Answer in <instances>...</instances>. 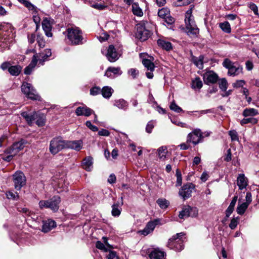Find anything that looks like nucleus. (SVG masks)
I'll list each match as a JSON object with an SVG mask.
<instances>
[{
  "label": "nucleus",
  "mask_w": 259,
  "mask_h": 259,
  "mask_svg": "<svg viewBox=\"0 0 259 259\" xmlns=\"http://www.w3.org/2000/svg\"><path fill=\"white\" fill-rule=\"evenodd\" d=\"M96 247L98 249L103 250L104 252H108V247H106L105 245L100 241H97L96 243Z\"/></svg>",
  "instance_id": "47"
},
{
  "label": "nucleus",
  "mask_w": 259,
  "mask_h": 259,
  "mask_svg": "<svg viewBox=\"0 0 259 259\" xmlns=\"http://www.w3.org/2000/svg\"><path fill=\"white\" fill-rule=\"evenodd\" d=\"M176 176H177V182L176 186H180L182 183V175L180 171L177 169L176 170Z\"/></svg>",
  "instance_id": "48"
},
{
  "label": "nucleus",
  "mask_w": 259,
  "mask_h": 259,
  "mask_svg": "<svg viewBox=\"0 0 259 259\" xmlns=\"http://www.w3.org/2000/svg\"><path fill=\"white\" fill-rule=\"evenodd\" d=\"M153 60L154 59L152 57H150V59L143 58L142 59V63L143 65L147 70L150 71V72L146 73V76L149 79H152L153 77V74L152 72L154 71L155 68V65L153 63Z\"/></svg>",
  "instance_id": "14"
},
{
  "label": "nucleus",
  "mask_w": 259,
  "mask_h": 259,
  "mask_svg": "<svg viewBox=\"0 0 259 259\" xmlns=\"http://www.w3.org/2000/svg\"><path fill=\"white\" fill-rule=\"evenodd\" d=\"M112 214L114 217H118L120 215L121 213V210L118 207V205L117 204H113L112 206Z\"/></svg>",
  "instance_id": "45"
},
{
  "label": "nucleus",
  "mask_w": 259,
  "mask_h": 259,
  "mask_svg": "<svg viewBox=\"0 0 259 259\" xmlns=\"http://www.w3.org/2000/svg\"><path fill=\"white\" fill-rule=\"evenodd\" d=\"M66 148V141L60 137L53 138L50 142V151L53 154H56L61 150Z\"/></svg>",
  "instance_id": "5"
},
{
  "label": "nucleus",
  "mask_w": 259,
  "mask_h": 259,
  "mask_svg": "<svg viewBox=\"0 0 259 259\" xmlns=\"http://www.w3.org/2000/svg\"><path fill=\"white\" fill-rule=\"evenodd\" d=\"M229 135L232 141L238 140L237 133L236 132V131L234 130L230 131L229 132Z\"/></svg>",
  "instance_id": "55"
},
{
  "label": "nucleus",
  "mask_w": 259,
  "mask_h": 259,
  "mask_svg": "<svg viewBox=\"0 0 259 259\" xmlns=\"http://www.w3.org/2000/svg\"><path fill=\"white\" fill-rule=\"evenodd\" d=\"M48 57L45 55L43 52L40 53H36L32 57V59L29 65L27 66L24 70L25 74H30L33 69L34 68L38 62L39 64L43 65L44 63L47 60Z\"/></svg>",
  "instance_id": "4"
},
{
  "label": "nucleus",
  "mask_w": 259,
  "mask_h": 259,
  "mask_svg": "<svg viewBox=\"0 0 259 259\" xmlns=\"http://www.w3.org/2000/svg\"><path fill=\"white\" fill-rule=\"evenodd\" d=\"M132 11L134 15L141 17L143 16V13L142 9L136 3H134L132 5Z\"/></svg>",
  "instance_id": "35"
},
{
  "label": "nucleus",
  "mask_w": 259,
  "mask_h": 259,
  "mask_svg": "<svg viewBox=\"0 0 259 259\" xmlns=\"http://www.w3.org/2000/svg\"><path fill=\"white\" fill-rule=\"evenodd\" d=\"M109 35L107 33H103L102 35L100 36L99 39L100 41H104L107 40Z\"/></svg>",
  "instance_id": "64"
},
{
  "label": "nucleus",
  "mask_w": 259,
  "mask_h": 259,
  "mask_svg": "<svg viewBox=\"0 0 259 259\" xmlns=\"http://www.w3.org/2000/svg\"><path fill=\"white\" fill-rule=\"evenodd\" d=\"M167 148L162 146L157 149V155L161 160H164L167 154Z\"/></svg>",
  "instance_id": "31"
},
{
  "label": "nucleus",
  "mask_w": 259,
  "mask_h": 259,
  "mask_svg": "<svg viewBox=\"0 0 259 259\" xmlns=\"http://www.w3.org/2000/svg\"><path fill=\"white\" fill-rule=\"evenodd\" d=\"M82 148V142L81 140L66 141V148H70L78 151Z\"/></svg>",
  "instance_id": "19"
},
{
  "label": "nucleus",
  "mask_w": 259,
  "mask_h": 259,
  "mask_svg": "<svg viewBox=\"0 0 259 259\" xmlns=\"http://www.w3.org/2000/svg\"><path fill=\"white\" fill-rule=\"evenodd\" d=\"M218 79V75L212 71H207L203 74L204 82L207 84L214 83Z\"/></svg>",
  "instance_id": "16"
},
{
  "label": "nucleus",
  "mask_w": 259,
  "mask_h": 259,
  "mask_svg": "<svg viewBox=\"0 0 259 259\" xmlns=\"http://www.w3.org/2000/svg\"><path fill=\"white\" fill-rule=\"evenodd\" d=\"M108 251H109V254L106 256V257L108 259H113L117 257V254L115 251L111 250H108Z\"/></svg>",
  "instance_id": "59"
},
{
  "label": "nucleus",
  "mask_w": 259,
  "mask_h": 259,
  "mask_svg": "<svg viewBox=\"0 0 259 259\" xmlns=\"http://www.w3.org/2000/svg\"><path fill=\"white\" fill-rule=\"evenodd\" d=\"M156 202L161 209L166 208L169 204L167 200L162 198L158 199Z\"/></svg>",
  "instance_id": "39"
},
{
  "label": "nucleus",
  "mask_w": 259,
  "mask_h": 259,
  "mask_svg": "<svg viewBox=\"0 0 259 259\" xmlns=\"http://www.w3.org/2000/svg\"><path fill=\"white\" fill-rule=\"evenodd\" d=\"M195 185L191 183L184 185L179 190V195L184 200L190 198L195 189Z\"/></svg>",
  "instance_id": "10"
},
{
  "label": "nucleus",
  "mask_w": 259,
  "mask_h": 259,
  "mask_svg": "<svg viewBox=\"0 0 259 259\" xmlns=\"http://www.w3.org/2000/svg\"><path fill=\"white\" fill-rule=\"evenodd\" d=\"M228 82L226 78L221 79L219 82V88L222 91H226L228 88Z\"/></svg>",
  "instance_id": "43"
},
{
  "label": "nucleus",
  "mask_w": 259,
  "mask_h": 259,
  "mask_svg": "<svg viewBox=\"0 0 259 259\" xmlns=\"http://www.w3.org/2000/svg\"><path fill=\"white\" fill-rule=\"evenodd\" d=\"M6 195L8 199L17 200L19 198V195L17 192L13 193L11 191H9L6 193Z\"/></svg>",
  "instance_id": "50"
},
{
  "label": "nucleus",
  "mask_w": 259,
  "mask_h": 259,
  "mask_svg": "<svg viewBox=\"0 0 259 259\" xmlns=\"http://www.w3.org/2000/svg\"><path fill=\"white\" fill-rule=\"evenodd\" d=\"M220 27L221 29L226 33H230L231 32V27L229 22L226 21L220 24Z\"/></svg>",
  "instance_id": "40"
},
{
  "label": "nucleus",
  "mask_w": 259,
  "mask_h": 259,
  "mask_svg": "<svg viewBox=\"0 0 259 259\" xmlns=\"http://www.w3.org/2000/svg\"><path fill=\"white\" fill-rule=\"evenodd\" d=\"M15 184V188L17 190H20L25 184L26 179L23 173L21 171H16L13 176Z\"/></svg>",
  "instance_id": "11"
},
{
  "label": "nucleus",
  "mask_w": 259,
  "mask_h": 259,
  "mask_svg": "<svg viewBox=\"0 0 259 259\" xmlns=\"http://www.w3.org/2000/svg\"><path fill=\"white\" fill-rule=\"evenodd\" d=\"M157 42L159 47L166 51H170L172 48L171 44L169 41L164 39H159L157 40Z\"/></svg>",
  "instance_id": "29"
},
{
  "label": "nucleus",
  "mask_w": 259,
  "mask_h": 259,
  "mask_svg": "<svg viewBox=\"0 0 259 259\" xmlns=\"http://www.w3.org/2000/svg\"><path fill=\"white\" fill-rule=\"evenodd\" d=\"M11 67V64L9 62H5L3 63L1 65V68L3 70H5L6 69H8Z\"/></svg>",
  "instance_id": "62"
},
{
  "label": "nucleus",
  "mask_w": 259,
  "mask_h": 259,
  "mask_svg": "<svg viewBox=\"0 0 259 259\" xmlns=\"http://www.w3.org/2000/svg\"><path fill=\"white\" fill-rule=\"evenodd\" d=\"M183 233H177L169 239L168 245L171 249L177 250H182L184 248L183 240L182 237L184 236Z\"/></svg>",
  "instance_id": "7"
},
{
  "label": "nucleus",
  "mask_w": 259,
  "mask_h": 259,
  "mask_svg": "<svg viewBox=\"0 0 259 259\" xmlns=\"http://www.w3.org/2000/svg\"><path fill=\"white\" fill-rule=\"evenodd\" d=\"M122 73L120 67H109L106 70L104 75L108 78H113L116 76L120 75Z\"/></svg>",
  "instance_id": "18"
},
{
  "label": "nucleus",
  "mask_w": 259,
  "mask_h": 259,
  "mask_svg": "<svg viewBox=\"0 0 259 259\" xmlns=\"http://www.w3.org/2000/svg\"><path fill=\"white\" fill-rule=\"evenodd\" d=\"M164 254V252L158 249H155L150 252L149 256L151 259H162L163 258Z\"/></svg>",
  "instance_id": "28"
},
{
  "label": "nucleus",
  "mask_w": 259,
  "mask_h": 259,
  "mask_svg": "<svg viewBox=\"0 0 259 259\" xmlns=\"http://www.w3.org/2000/svg\"><path fill=\"white\" fill-rule=\"evenodd\" d=\"M158 221L157 220H155L154 221L148 222L145 228L141 230L140 233L144 236L147 235L153 231Z\"/></svg>",
  "instance_id": "23"
},
{
  "label": "nucleus",
  "mask_w": 259,
  "mask_h": 259,
  "mask_svg": "<svg viewBox=\"0 0 259 259\" xmlns=\"http://www.w3.org/2000/svg\"><path fill=\"white\" fill-rule=\"evenodd\" d=\"M21 115L26 119L29 124H31L37 117V114L35 112H33L32 114L27 112H23L21 113Z\"/></svg>",
  "instance_id": "27"
},
{
  "label": "nucleus",
  "mask_w": 259,
  "mask_h": 259,
  "mask_svg": "<svg viewBox=\"0 0 259 259\" xmlns=\"http://www.w3.org/2000/svg\"><path fill=\"white\" fill-rule=\"evenodd\" d=\"M56 227V224L54 221L48 220L43 222L42 231L44 233H47Z\"/></svg>",
  "instance_id": "24"
},
{
  "label": "nucleus",
  "mask_w": 259,
  "mask_h": 259,
  "mask_svg": "<svg viewBox=\"0 0 259 259\" xmlns=\"http://www.w3.org/2000/svg\"><path fill=\"white\" fill-rule=\"evenodd\" d=\"M192 210V208L190 206H187L183 209V210L180 212L179 218L180 219H184L188 218L190 216V211Z\"/></svg>",
  "instance_id": "34"
},
{
  "label": "nucleus",
  "mask_w": 259,
  "mask_h": 259,
  "mask_svg": "<svg viewBox=\"0 0 259 259\" xmlns=\"http://www.w3.org/2000/svg\"><path fill=\"white\" fill-rule=\"evenodd\" d=\"M202 87V82L200 78L198 77H196L195 79L192 81V87L194 89H200Z\"/></svg>",
  "instance_id": "36"
},
{
  "label": "nucleus",
  "mask_w": 259,
  "mask_h": 259,
  "mask_svg": "<svg viewBox=\"0 0 259 259\" xmlns=\"http://www.w3.org/2000/svg\"><path fill=\"white\" fill-rule=\"evenodd\" d=\"M120 56L119 53L117 52L112 45L109 46L107 50L106 57L107 59L111 62H114L118 59Z\"/></svg>",
  "instance_id": "15"
},
{
  "label": "nucleus",
  "mask_w": 259,
  "mask_h": 259,
  "mask_svg": "<svg viewBox=\"0 0 259 259\" xmlns=\"http://www.w3.org/2000/svg\"><path fill=\"white\" fill-rule=\"evenodd\" d=\"M258 114V111L254 108H246L242 113V115L244 117L254 116Z\"/></svg>",
  "instance_id": "33"
},
{
  "label": "nucleus",
  "mask_w": 259,
  "mask_h": 259,
  "mask_svg": "<svg viewBox=\"0 0 259 259\" xmlns=\"http://www.w3.org/2000/svg\"><path fill=\"white\" fill-rule=\"evenodd\" d=\"M204 136H203L201 131L199 128H196L188 135L187 143H192L196 145L201 142Z\"/></svg>",
  "instance_id": "8"
},
{
  "label": "nucleus",
  "mask_w": 259,
  "mask_h": 259,
  "mask_svg": "<svg viewBox=\"0 0 259 259\" xmlns=\"http://www.w3.org/2000/svg\"><path fill=\"white\" fill-rule=\"evenodd\" d=\"M137 32L136 33V37L141 41L147 40L150 36V31L147 30L143 22L139 23L136 26Z\"/></svg>",
  "instance_id": "9"
},
{
  "label": "nucleus",
  "mask_w": 259,
  "mask_h": 259,
  "mask_svg": "<svg viewBox=\"0 0 259 259\" xmlns=\"http://www.w3.org/2000/svg\"><path fill=\"white\" fill-rule=\"evenodd\" d=\"M36 119V123L38 125V126H42L45 125V117L43 114L39 115V116H37V118Z\"/></svg>",
  "instance_id": "44"
},
{
  "label": "nucleus",
  "mask_w": 259,
  "mask_h": 259,
  "mask_svg": "<svg viewBox=\"0 0 259 259\" xmlns=\"http://www.w3.org/2000/svg\"><path fill=\"white\" fill-rule=\"evenodd\" d=\"M22 70V67L20 65L11 66L9 68V72L11 75L18 76Z\"/></svg>",
  "instance_id": "32"
},
{
  "label": "nucleus",
  "mask_w": 259,
  "mask_h": 259,
  "mask_svg": "<svg viewBox=\"0 0 259 259\" xmlns=\"http://www.w3.org/2000/svg\"><path fill=\"white\" fill-rule=\"evenodd\" d=\"M52 185L58 193L63 192L67 190V185L64 177L60 178H55L53 179Z\"/></svg>",
  "instance_id": "13"
},
{
  "label": "nucleus",
  "mask_w": 259,
  "mask_h": 259,
  "mask_svg": "<svg viewBox=\"0 0 259 259\" xmlns=\"http://www.w3.org/2000/svg\"><path fill=\"white\" fill-rule=\"evenodd\" d=\"M66 31L67 38L71 44L78 45L82 44V32L78 28H68Z\"/></svg>",
  "instance_id": "3"
},
{
  "label": "nucleus",
  "mask_w": 259,
  "mask_h": 259,
  "mask_svg": "<svg viewBox=\"0 0 259 259\" xmlns=\"http://www.w3.org/2000/svg\"><path fill=\"white\" fill-rule=\"evenodd\" d=\"M0 41L5 43L8 41V35L6 32L0 31Z\"/></svg>",
  "instance_id": "52"
},
{
  "label": "nucleus",
  "mask_w": 259,
  "mask_h": 259,
  "mask_svg": "<svg viewBox=\"0 0 259 259\" xmlns=\"http://www.w3.org/2000/svg\"><path fill=\"white\" fill-rule=\"evenodd\" d=\"M113 93L112 88L109 86H105L102 89L101 94L102 96L106 99H109Z\"/></svg>",
  "instance_id": "30"
},
{
  "label": "nucleus",
  "mask_w": 259,
  "mask_h": 259,
  "mask_svg": "<svg viewBox=\"0 0 259 259\" xmlns=\"http://www.w3.org/2000/svg\"><path fill=\"white\" fill-rule=\"evenodd\" d=\"M203 59L204 57L203 56H200L198 58H196L193 59L194 63L199 69H202L203 67Z\"/></svg>",
  "instance_id": "38"
},
{
  "label": "nucleus",
  "mask_w": 259,
  "mask_h": 259,
  "mask_svg": "<svg viewBox=\"0 0 259 259\" xmlns=\"http://www.w3.org/2000/svg\"><path fill=\"white\" fill-rule=\"evenodd\" d=\"M169 108L171 110H173L177 113H180L183 111L182 109L180 107L178 106L175 102H172L171 103Z\"/></svg>",
  "instance_id": "46"
},
{
  "label": "nucleus",
  "mask_w": 259,
  "mask_h": 259,
  "mask_svg": "<svg viewBox=\"0 0 259 259\" xmlns=\"http://www.w3.org/2000/svg\"><path fill=\"white\" fill-rule=\"evenodd\" d=\"M237 185L240 190L246 188L248 185V179L243 174L238 175L237 179Z\"/></svg>",
  "instance_id": "21"
},
{
  "label": "nucleus",
  "mask_w": 259,
  "mask_h": 259,
  "mask_svg": "<svg viewBox=\"0 0 259 259\" xmlns=\"http://www.w3.org/2000/svg\"><path fill=\"white\" fill-rule=\"evenodd\" d=\"M42 27L46 35L48 37H52V33L51 30L52 26L51 21L47 18H45L42 22Z\"/></svg>",
  "instance_id": "20"
},
{
  "label": "nucleus",
  "mask_w": 259,
  "mask_h": 259,
  "mask_svg": "<svg viewBox=\"0 0 259 259\" xmlns=\"http://www.w3.org/2000/svg\"><path fill=\"white\" fill-rule=\"evenodd\" d=\"M26 143V142L24 140L15 142L11 147L5 151V153L6 154H12L16 156L21 150L23 149Z\"/></svg>",
  "instance_id": "12"
},
{
  "label": "nucleus",
  "mask_w": 259,
  "mask_h": 259,
  "mask_svg": "<svg viewBox=\"0 0 259 259\" xmlns=\"http://www.w3.org/2000/svg\"><path fill=\"white\" fill-rule=\"evenodd\" d=\"M192 11H187L185 19L186 23V31L187 34L192 37L197 36L199 30L195 24L194 21L191 18Z\"/></svg>",
  "instance_id": "1"
},
{
  "label": "nucleus",
  "mask_w": 259,
  "mask_h": 259,
  "mask_svg": "<svg viewBox=\"0 0 259 259\" xmlns=\"http://www.w3.org/2000/svg\"><path fill=\"white\" fill-rule=\"evenodd\" d=\"M93 158L88 156L83 159L82 162V166L83 169L87 171H91L93 166Z\"/></svg>",
  "instance_id": "25"
},
{
  "label": "nucleus",
  "mask_w": 259,
  "mask_h": 259,
  "mask_svg": "<svg viewBox=\"0 0 259 259\" xmlns=\"http://www.w3.org/2000/svg\"><path fill=\"white\" fill-rule=\"evenodd\" d=\"M223 66L228 69L227 74L229 76H236L243 73V67L240 65L226 58L223 62Z\"/></svg>",
  "instance_id": "2"
},
{
  "label": "nucleus",
  "mask_w": 259,
  "mask_h": 259,
  "mask_svg": "<svg viewBox=\"0 0 259 259\" xmlns=\"http://www.w3.org/2000/svg\"><path fill=\"white\" fill-rule=\"evenodd\" d=\"M128 73L133 77V78H136L139 74L138 70L135 68H132L129 70Z\"/></svg>",
  "instance_id": "56"
},
{
  "label": "nucleus",
  "mask_w": 259,
  "mask_h": 259,
  "mask_svg": "<svg viewBox=\"0 0 259 259\" xmlns=\"http://www.w3.org/2000/svg\"><path fill=\"white\" fill-rule=\"evenodd\" d=\"M113 105L117 108L124 111L126 110L128 107L127 102L123 99L115 100Z\"/></svg>",
  "instance_id": "26"
},
{
  "label": "nucleus",
  "mask_w": 259,
  "mask_h": 259,
  "mask_svg": "<svg viewBox=\"0 0 259 259\" xmlns=\"http://www.w3.org/2000/svg\"><path fill=\"white\" fill-rule=\"evenodd\" d=\"M246 202L245 203L247 204L248 205L252 201V196L250 192H247L245 196Z\"/></svg>",
  "instance_id": "60"
},
{
  "label": "nucleus",
  "mask_w": 259,
  "mask_h": 259,
  "mask_svg": "<svg viewBox=\"0 0 259 259\" xmlns=\"http://www.w3.org/2000/svg\"><path fill=\"white\" fill-rule=\"evenodd\" d=\"M102 89L99 87H95L90 90V94L92 96H96L101 93Z\"/></svg>",
  "instance_id": "49"
},
{
  "label": "nucleus",
  "mask_w": 259,
  "mask_h": 259,
  "mask_svg": "<svg viewBox=\"0 0 259 259\" xmlns=\"http://www.w3.org/2000/svg\"><path fill=\"white\" fill-rule=\"evenodd\" d=\"M238 219L239 218L238 217L236 218H233L229 224V227L233 230L237 226L238 223Z\"/></svg>",
  "instance_id": "51"
},
{
  "label": "nucleus",
  "mask_w": 259,
  "mask_h": 259,
  "mask_svg": "<svg viewBox=\"0 0 259 259\" xmlns=\"http://www.w3.org/2000/svg\"><path fill=\"white\" fill-rule=\"evenodd\" d=\"M257 122V120L256 118L253 117H249L247 118H243L240 121V124L243 125L244 124L250 123L251 124H254Z\"/></svg>",
  "instance_id": "41"
},
{
  "label": "nucleus",
  "mask_w": 259,
  "mask_h": 259,
  "mask_svg": "<svg viewBox=\"0 0 259 259\" xmlns=\"http://www.w3.org/2000/svg\"><path fill=\"white\" fill-rule=\"evenodd\" d=\"M158 15L159 17L164 19L168 15H169V11L167 8H163L159 10Z\"/></svg>",
  "instance_id": "42"
},
{
  "label": "nucleus",
  "mask_w": 259,
  "mask_h": 259,
  "mask_svg": "<svg viewBox=\"0 0 259 259\" xmlns=\"http://www.w3.org/2000/svg\"><path fill=\"white\" fill-rule=\"evenodd\" d=\"M85 125L88 128H89L91 130H92L93 132H97L98 130V127L93 125L91 121H87L85 122Z\"/></svg>",
  "instance_id": "54"
},
{
  "label": "nucleus",
  "mask_w": 259,
  "mask_h": 259,
  "mask_svg": "<svg viewBox=\"0 0 259 259\" xmlns=\"http://www.w3.org/2000/svg\"><path fill=\"white\" fill-rule=\"evenodd\" d=\"M248 206V205L244 202L240 204H238L236 208L237 213L240 215L243 214L245 212Z\"/></svg>",
  "instance_id": "37"
},
{
  "label": "nucleus",
  "mask_w": 259,
  "mask_h": 259,
  "mask_svg": "<svg viewBox=\"0 0 259 259\" xmlns=\"http://www.w3.org/2000/svg\"><path fill=\"white\" fill-rule=\"evenodd\" d=\"M245 83L244 80H237L235 82L233 83L232 85L234 88H238L242 87Z\"/></svg>",
  "instance_id": "53"
},
{
  "label": "nucleus",
  "mask_w": 259,
  "mask_h": 259,
  "mask_svg": "<svg viewBox=\"0 0 259 259\" xmlns=\"http://www.w3.org/2000/svg\"><path fill=\"white\" fill-rule=\"evenodd\" d=\"M98 134L99 136H109L110 132L107 130L102 129L98 132Z\"/></svg>",
  "instance_id": "63"
},
{
  "label": "nucleus",
  "mask_w": 259,
  "mask_h": 259,
  "mask_svg": "<svg viewBox=\"0 0 259 259\" xmlns=\"http://www.w3.org/2000/svg\"><path fill=\"white\" fill-rule=\"evenodd\" d=\"M49 205V200H41L39 202V207L41 209L44 208H48Z\"/></svg>",
  "instance_id": "57"
},
{
  "label": "nucleus",
  "mask_w": 259,
  "mask_h": 259,
  "mask_svg": "<svg viewBox=\"0 0 259 259\" xmlns=\"http://www.w3.org/2000/svg\"><path fill=\"white\" fill-rule=\"evenodd\" d=\"M164 19H165V22L169 25H171L175 22L174 18L169 15H168Z\"/></svg>",
  "instance_id": "61"
},
{
  "label": "nucleus",
  "mask_w": 259,
  "mask_h": 259,
  "mask_svg": "<svg viewBox=\"0 0 259 259\" xmlns=\"http://www.w3.org/2000/svg\"><path fill=\"white\" fill-rule=\"evenodd\" d=\"M21 91L28 98L33 100H40V96L30 83L23 82L21 85Z\"/></svg>",
  "instance_id": "6"
},
{
  "label": "nucleus",
  "mask_w": 259,
  "mask_h": 259,
  "mask_svg": "<svg viewBox=\"0 0 259 259\" xmlns=\"http://www.w3.org/2000/svg\"><path fill=\"white\" fill-rule=\"evenodd\" d=\"M77 116H89L91 114L94 113V111L91 108L88 107L87 106L78 107L75 111Z\"/></svg>",
  "instance_id": "17"
},
{
  "label": "nucleus",
  "mask_w": 259,
  "mask_h": 259,
  "mask_svg": "<svg viewBox=\"0 0 259 259\" xmlns=\"http://www.w3.org/2000/svg\"><path fill=\"white\" fill-rule=\"evenodd\" d=\"M154 125L153 124V121H149L148 124H147L146 127V131L148 133H151L152 132V130L154 127Z\"/></svg>",
  "instance_id": "58"
},
{
  "label": "nucleus",
  "mask_w": 259,
  "mask_h": 259,
  "mask_svg": "<svg viewBox=\"0 0 259 259\" xmlns=\"http://www.w3.org/2000/svg\"><path fill=\"white\" fill-rule=\"evenodd\" d=\"M60 202V198L58 196H55L49 200L48 208L54 211H56L59 209V204Z\"/></svg>",
  "instance_id": "22"
}]
</instances>
